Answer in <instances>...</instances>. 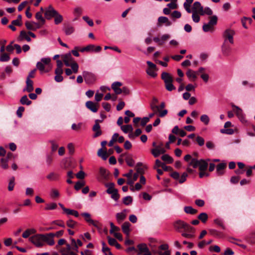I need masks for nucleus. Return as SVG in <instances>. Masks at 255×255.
<instances>
[{
    "instance_id": "obj_1",
    "label": "nucleus",
    "mask_w": 255,
    "mask_h": 255,
    "mask_svg": "<svg viewBox=\"0 0 255 255\" xmlns=\"http://www.w3.org/2000/svg\"><path fill=\"white\" fill-rule=\"evenodd\" d=\"M208 161H210V159L205 160L193 158L189 162V166L193 167L194 168L199 167L200 171H206L208 166Z\"/></svg>"
},
{
    "instance_id": "obj_2",
    "label": "nucleus",
    "mask_w": 255,
    "mask_h": 255,
    "mask_svg": "<svg viewBox=\"0 0 255 255\" xmlns=\"http://www.w3.org/2000/svg\"><path fill=\"white\" fill-rule=\"evenodd\" d=\"M218 17L216 15L212 16L209 21L203 25V30L204 32H213L214 30V26L217 24Z\"/></svg>"
},
{
    "instance_id": "obj_3",
    "label": "nucleus",
    "mask_w": 255,
    "mask_h": 255,
    "mask_svg": "<svg viewBox=\"0 0 255 255\" xmlns=\"http://www.w3.org/2000/svg\"><path fill=\"white\" fill-rule=\"evenodd\" d=\"M29 241L36 247H42L44 246L43 242V234H36L30 237Z\"/></svg>"
},
{
    "instance_id": "obj_4",
    "label": "nucleus",
    "mask_w": 255,
    "mask_h": 255,
    "mask_svg": "<svg viewBox=\"0 0 255 255\" xmlns=\"http://www.w3.org/2000/svg\"><path fill=\"white\" fill-rule=\"evenodd\" d=\"M235 34V32L234 30L231 29H226L223 33V37L224 38V43L226 42L228 40L230 43H234V35Z\"/></svg>"
},
{
    "instance_id": "obj_5",
    "label": "nucleus",
    "mask_w": 255,
    "mask_h": 255,
    "mask_svg": "<svg viewBox=\"0 0 255 255\" xmlns=\"http://www.w3.org/2000/svg\"><path fill=\"white\" fill-rule=\"evenodd\" d=\"M83 76L84 78L85 82L88 84H92L96 80L95 75L93 73L89 72L88 71H83Z\"/></svg>"
},
{
    "instance_id": "obj_6",
    "label": "nucleus",
    "mask_w": 255,
    "mask_h": 255,
    "mask_svg": "<svg viewBox=\"0 0 255 255\" xmlns=\"http://www.w3.org/2000/svg\"><path fill=\"white\" fill-rule=\"evenodd\" d=\"M54 237V233H48L46 234H43V242L44 244L46 243L49 246H52L55 244V242L53 239Z\"/></svg>"
},
{
    "instance_id": "obj_7",
    "label": "nucleus",
    "mask_w": 255,
    "mask_h": 255,
    "mask_svg": "<svg viewBox=\"0 0 255 255\" xmlns=\"http://www.w3.org/2000/svg\"><path fill=\"white\" fill-rule=\"evenodd\" d=\"M81 215L84 218L85 221L90 225H92L97 228H99V222L97 221L93 220L91 217V215L88 213H83Z\"/></svg>"
},
{
    "instance_id": "obj_8",
    "label": "nucleus",
    "mask_w": 255,
    "mask_h": 255,
    "mask_svg": "<svg viewBox=\"0 0 255 255\" xmlns=\"http://www.w3.org/2000/svg\"><path fill=\"white\" fill-rule=\"evenodd\" d=\"M172 24V22L166 16H159L157 19V26L161 27L163 25L165 26H169Z\"/></svg>"
},
{
    "instance_id": "obj_9",
    "label": "nucleus",
    "mask_w": 255,
    "mask_h": 255,
    "mask_svg": "<svg viewBox=\"0 0 255 255\" xmlns=\"http://www.w3.org/2000/svg\"><path fill=\"white\" fill-rule=\"evenodd\" d=\"M138 254L141 255H151L148 248L145 244H139L137 246Z\"/></svg>"
},
{
    "instance_id": "obj_10",
    "label": "nucleus",
    "mask_w": 255,
    "mask_h": 255,
    "mask_svg": "<svg viewBox=\"0 0 255 255\" xmlns=\"http://www.w3.org/2000/svg\"><path fill=\"white\" fill-rule=\"evenodd\" d=\"M57 11L52 6H49L45 10L44 15L47 19H50L53 18Z\"/></svg>"
},
{
    "instance_id": "obj_11",
    "label": "nucleus",
    "mask_w": 255,
    "mask_h": 255,
    "mask_svg": "<svg viewBox=\"0 0 255 255\" xmlns=\"http://www.w3.org/2000/svg\"><path fill=\"white\" fill-rule=\"evenodd\" d=\"M162 146L163 144L161 143L160 145L156 146L155 148L152 149L151 153L155 157H157L160 154H163L166 152V150Z\"/></svg>"
},
{
    "instance_id": "obj_12",
    "label": "nucleus",
    "mask_w": 255,
    "mask_h": 255,
    "mask_svg": "<svg viewBox=\"0 0 255 255\" xmlns=\"http://www.w3.org/2000/svg\"><path fill=\"white\" fill-rule=\"evenodd\" d=\"M203 7L199 1H195L193 5L191 12H198L199 14L203 15Z\"/></svg>"
},
{
    "instance_id": "obj_13",
    "label": "nucleus",
    "mask_w": 255,
    "mask_h": 255,
    "mask_svg": "<svg viewBox=\"0 0 255 255\" xmlns=\"http://www.w3.org/2000/svg\"><path fill=\"white\" fill-rule=\"evenodd\" d=\"M101 50V47L100 46H95L93 44H90L87 45L86 47L83 48L81 49V52L86 51H92L98 52Z\"/></svg>"
},
{
    "instance_id": "obj_14",
    "label": "nucleus",
    "mask_w": 255,
    "mask_h": 255,
    "mask_svg": "<svg viewBox=\"0 0 255 255\" xmlns=\"http://www.w3.org/2000/svg\"><path fill=\"white\" fill-rule=\"evenodd\" d=\"M93 130L95 132L93 135L94 137H98L102 134V132L100 129V126L99 124L98 120L95 121V123L93 127Z\"/></svg>"
},
{
    "instance_id": "obj_15",
    "label": "nucleus",
    "mask_w": 255,
    "mask_h": 255,
    "mask_svg": "<svg viewBox=\"0 0 255 255\" xmlns=\"http://www.w3.org/2000/svg\"><path fill=\"white\" fill-rule=\"evenodd\" d=\"M63 30L66 35H69L75 32V28L71 24H65L63 27Z\"/></svg>"
},
{
    "instance_id": "obj_16",
    "label": "nucleus",
    "mask_w": 255,
    "mask_h": 255,
    "mask_svg": "<svg viewBox=\"0 0 255 255\" xmlns=\"http://www.w3.org/2000/svg\"><path fill=\"white\" fill-rule=\"evenodd\" d=\"M98 104L94 103L92 101H89L86 103V107L93 113H96L98 111Z\"/></svg>"
},
{
    "instance_id": "obj_17",
    "label": "nucleus",
    "mask_w": 255,
    "mask_h": 255,
    "mask_svg": "<svg viewBox=\"0 0 255 255\" xmlns=\"http://www.w3.org/2000/svg\"><path fill=\"white\" fill-rule=\"evenodd\" d=\"M122 83L120 82H115L112 85V88L116 94H120L122 93L121 88Z\"/></svg>"
},
{
    "instance_id": "obj_18",
    "label": "nucleus",
    "mask_w": 255,
    "mask_h": 255,
    "mask_svg": "<svg viewBox=\"0 0 255 255\" xmlns=\"http://www.w3.org/2000/svg\"><path fill=\"white\" fill-rule=\"evenodd\" d=\"M45 65L42 63L41 62H38L36 64V68L39 70L41 74H43L44 73H47L49 72L51 70H49V68H47L45 69Z\"/></svg>"
},
{
    "instance_id": "obj_19",
    "label": "nucleus",
    "mask_w": 255,
    "mask_h": 255,
    "mask_svg": "<svg viewBox=\"0 0 255 255\" xmlns=\"http://www.w3.org/2000/svg\"><path fill=\"white\" fill-rule=\"evenodd\" d=\"M186 223L181 220L177 221L174 224V228L178 232H180L182 229H184Z\"/></svg>"
},
{
    "instance_id": "obj_20",
    "label": "nucleus",
    "mask_w": 255,
    "mask_h": 255,
    "mask_svg": "<svg viewBox=\"0 0 255 255\" xmlns=\"http://www.w3.org/2000/svg\"><path fill=\"white\" fill-rule=\"evenodd\" d=\"M161 78L164 81L165 84L173 82L172 76L167 72H163L161 74Z\"/></svg>"
},
{
    "instance_id": "obj_21",
    "label": "nucleus",
    "mask_w": 255,
    "mask_h": 255,
    "mask_svg": "<svg viewBox=\"0 0 255 255\" xmlns=\"http://www.w3.org/2000/svg\"><path fill=\"white\" fill-rule=\"evenodd\" d=\"M232 106L236 110L235 112L237 116L243 122L245 121V118L242 109L235 105H233Z\"/></svg>"
},
{
    "instance_id": "obj_22",
    "label": "nucleus",
    "mask_w": 255,
    "mask_h": 255,
    "mask_svg": "<svg viewBox=\"0 0 255 255\" xmlns=\"http://www.w3.org/2000/svg\"><path fill=\"white\" fill-rule=\"evenodd\" d=\"M71 247L69 244L66 245V248H63L61 250V253L62 255H74L75 254L71 251Z\"/></svg>"
},
{
    "instance_id": "obj_23",
    "label": "nucleus",
    "mask_w": 255,
    "mask_h": 255,
    "mask_svg": "<svg viewBox=\"0 0 255 255\" xmlns=\"http://www.w3.org/2000/svg\"><path fill=\"white\" fill-rule=\"evenodd\" d=\"M24 39H25L27 42L31 41V38L29 37L28 32L26 33L25 31H21L20 32L19 37L18 40L19 41H21Z\"/></svg>"
},
{
    "instance_id": "obj_24",
    "label": "nucleus",
    "mask_w": 255,
    "mask_h": 255,
    "mask_svg": "<svg viewBox=\"0 0 255 255\" xmlns=\"http://www.w3.org/2000/svg\"><path fill=\"white\" fill-rule=\"evenodd\" d=\"M26 86L25 89H23V91H27V92H31L33 91V81L30 79H26Z\"/></svg>"
},
{
    "instance_id": "obj_25",
    "label": "nucleus",
    "mask_w": 255,
    "mask_h": 255,
    "mask_svg": "<svg viewBox=\"0 0 255 255\" xmlns=\"http://www.w3.org/2000/svg\"><path fill=\"white\" fill-rule=\"evenodd\" d=\"M130 224L128 222H125L122 226V229L123 231V232L127 236H128L129 235V232H130Z\"/></svg>"
},
{
    "instance_id": "obj_26",
    "label": "nucleus",
    "mask_w": 255,
    "mask_h": 255,
    "mask_svg": "<svg viewBox=\"0 0 255 255\" xmlns=\"http://www.w3.org/2000/svg\"><path fill=\"white\" fill-rule=\"evenodd\" d=\"M125 211L126 210H124L121 212L117 213L116 217L118 223H121L126 219V214L125 213Z\"/></svg>"
},
{
    "instance_id": "obj_27",
    "label": "nucleus",
    "mask_w": 255,
    "mask_h": 255,
    "mask_svg": "<svg viewBox=\"0 0 255 255\" xmlns=\"http://www.w3.org/2000/svg\"><path fill=\"white\" fill-rule=\"evenodd\" d=\"M25 26L27 29L31 30H35L37 28L39 27V26H38V24L35 22H30L29 21L25 22Z\"/></svg>"
},
{
    "instance_id": "obj_28",
    "label": "nucleus",
    "mask_w": 255,
    "mask_h": 255,
    "mask_svg": "<svg viewBox=\"0 0 255 255\" xmlns=\"http://www.w3.org/2000/svg\"><path fill=\"white\" fill-rule=\"evenodd\" d=\"M105 186L108 188L106 192L109 194L113 193L115 190H117V189L115 188V184L113 182L107 183L105 184Z\"/></svg>"
},
{
    "instance_id": "obj_29",
    "label": "nucleus",
    "mask_w": 255,
    "mask_h": 255,
    "mask_svg": "<svg viewBox=\"0 0 255 255\" xmlns=\"http://www.w3.org/2000/svg\"><path fill=\"white\" fill-rule=\"evenodd\" d=\"M226 167V164L221 163L217 166L216 171L218 175H222L224 173V169Z\"/></svg>"
},
{
    "instance_id": "obj_30",
    "label": "nucleus",
    "mask_w": 255,
    "mask_h": 255,
    "mask_svg": "<svg viewBox=\"0 0 255 255\" xmlns=\"http://www.w3.org/2000/svg\"><path fill=\"white\" fill-rule=\"evenodd\" d=\"M43 63L45 66H47L48 68H49V70H51L52 68V65L51 64V59L48 57H44L42 58L41 59V61Z\"/></svg>"
},
{
    "instance_id": "obj_31",
    "label": "nucleus",
    "mask_w": 255,
    "mask_h": 255,
    "mask_svg": "<svg viewBox=\"0 0 255 255\" xmlns=\"http://www.w3.org/2000/svg\"><path fill=\"white\" fill-rule=\"evenodd\" d=\"M54 23L56 25H58L61 23L63 20V17L61 14H60L58 11L57 13L55 14L54 16Z\"/></svg>"
},
{
    "instance_id": "obj_32",
    "label": "nucleus",
    "mask_w": 255,
    "mask_h": 255,
    "mask_svg": "<svg viewBox=\"0 0 255 255\" xmlns=\"http://www.w3.org/2000/svg\"><path fill=\"white\" fill-rule=\"evenodd\" d=\"M64 63L66 66H70L71 65V62L72 61V58L70 54H66L64 56Z\"/></svg>"
},
{
    "instance_id": "obj_33",
    "label": "nucleus",
    "mask_w": 255,
    "mask_h": 255,
    "mask_svg": "<svg viewBox=\"0 0 255 255\" xmlns=\"http://www.w3.org/2000/svg\"><path fill=\"white\" fill-rule=\"evenodd\" d=\"M193 0H186L183 4V6L186 11L188 13L191 12V9H190L191 4L193 2Z\"/></svg>"
},
{
    "instance_id": "obj_34",
    "label": "nucleus",
    "mask_w": 255,
    "mask_h": 255,
    "mask_svg": "<svg viewBox=\"0 0 255 255\" xmlns=\"http://www.w3.org/2000/svg\"><path fill=\"white\" fill-rule=\"evenodd\" d=\"M100 175L105 179L108 178L109 175L108 171L104 167H101L99 169Z\"/></svg>"
},
{
    "instance_id": "obj_35",
    "label": "nucleus",
    "mask_w": 255,
    "mask_h": 255,
    "mask_svg": "<svg viewBox=\"0 0 255 255\" xmlns=\"http://www.w3.org/2000/svg\"><path fill=\"white\" fill-rule=\"evenodd\" d=\"M157 69H149L147 68L146 69V72L148 75H149L150 77L155 78L157 77Z\"/></svg>"
},
{
    "instance_id": "obj_36",
    "label": "nucleus",
    "mask_w": 255,
    "mask_h": 255,
    "mask_svg": "<svg viewBox=\"0 0 255 255\" xmlns=\"http://www.w3.org/2000/svg\"><path fill=\"white\" fill-rule=\"evenodd\" d=\"M47 178L50 181H56L58 180L59 175L55 172H51L46 176Z\"/></svg>"
},
{
    "instance_id": "obj_37",
    "label": "nucleus",
    "mask_w": 255,
    "mask_h": 255,
    "mask_svg": "<svg viewBox=\"0 0 255 255\" xmlns=\"http://www.w3.org/2000/svg\"><path fill=\"white\" fill-rule=\"evenodd\" d=\"M161 159L168 164L172 163L174 161L173 158L167 154L163 155L161 156Z\"/></svg>"
},
{
    "instance_id": "obj_38",
    "label": "nucleus",
    "mask_w": 255,
    "mask_h": 255,
    "mask_svg": "<svg viewBox=\"0 0 255 255\" xmlns=\"http://www.w3.org/2000/svg\"><path fill=\"white\" fill-rule=\"evenodd\" d=\"M20 103L22 105H30L31 101L29 100L26 95L22 96L20 100Z\"/></svg>"
},
{
    "instance_id": "obj_39",
    "label": "nucleus",
    "mask_w": 255,
    "mask_h": 255,
    "mask_svg": "<svg viewBox=\"0 0 255 255\" xmlns=\"http://www.w3.org/2000/svg\"><path fill=\"white\" fill-rule=\"evenodd\" d=\"M15 185V178L12 176L10 177L8 185V190L11 191L13 190Z\"/></svg>"
},
{
    "instance_id": "obj_40",
    "label": "nucleus",
    "mask_w": 255,
    "mask_h": 255,
    "mask_svg": "<svg viewBox=\"0 0 255 255\" xmlns=\"http://www.w3.org/2000/svg\"><path fill=\"white\" fill-rule=\"evenodd\" d=\"M121 128L123 132L126 133L128 132H131L133 130L132 126L130 125L122 126Z\"/></svg>"
},
{
    "instance_id": "obj_41",
    "label": "nucleus",
    "mask_w": 255,
    "mask_h": 255,
    "mask_svg": "<svg viewBox=\"0 0 255 255\" xmlns=\"http://www.w3.org/2000/svg\"><path fill=\"white\" fill-rule=\"evenodd\" d=\"M98 155L103 160H106L108 156L107 151L103 150L102 148L99 149L98 151Z\"/></svg>"
},
{
    "instance_id": "obj_42",
    "label": "nucleus",
    "mask_w": 255,
    "mask_h": 255,
    "mask_svg": "<svg viewBox=\"0 0 255 255\" xmlns=\"http://www.w3.org/2000/svg\"><path fill=\"white\" fill-rule=\"evenodd\" d=\"M150 108L153 112H154V114H157L158 113H159L160 111V107L156 105L155 103H154V102H152L150 104Z\"/></svg>"
},
{
    "instance_id": "obj_43",
    "label": "nucleus",
    "mask_w": 255,
    "mask_h": 255,
    "mask_svg": "<svg viewBox=\"0 0 255 255\" xmlns=\"http://www.w3.org/2000/svg\"><path fill=\"white\" fill-rule=\"evenodd\" d=\"M187 76L189 79H193L194 80L196 78V74L195 72L191 69H189L186 72Z\"/></svg>"
},
{
    "instance_id": "obj_44",
    "label": "nucleus",
    "mask_w": 255,
    "mask_h": 255,
    "mask_svg": "<svg viewBox=\"0 0 255 255\" xmlns=\"http://www.w3.org/2000/svg\"><path fill=\"white\" fill-rule=\"evenodd\" d=\"M184 211L187 214H194L197 213V210L193 209L191 206H186L184 207Z\"/></svg>"
},
{
    "instance_id": "obj_45",
    "label": "nucleus",
    "mask_w": 255,
    "mask_h": 255,
    "mask_svg": "<svg viewBox=\"0 0 255 255\" xmlns=\"http://www.w3.org/2000/svg\"><path fill=\"white\" fill-rule=\"evenodd\" d=\"M201 121L205 125H207L209 124L210 122V119L208 115H203L200 117Z\"/></svg>"
},
{
    "instance_id": "obj_46",
    "label": "nucleus",
    "mask_w": 255,
    "mask_h": 255,
    "mask_svg": "<svg viewBox=\"0 0 255 255\" xmlns=\"http://www.w3.org/2000/svg\"><path fill=\"white\" fill-rule=\"evenodd\" d=\"M35 18L37 20L41 22L42 24L45 23V19L42 16V12H37L35 14Z\"/></svg>"
},
{
    "instance_id": "obj_47",
    "label": "nucleus",
    "mask_w": 255,
    "mask_h": 255,
    "mask_svg": "<svg viewBox=\"0 0 255 255\" xmlns=\"http://www.w3.org/2000/svg\"><path fill=\"white\" fill-rule=\"evenodd\" d=\"M65 210H66L65 213L68 215H73L76 217H78L79 216V213L76 210H71L70 209H65Z\"/></svg>"
},
{
    "instance_id": "obj_48",
    "label": "nucleus",
    "mask_w": 255,
    "mask_h": 255,
    "mask_svg": "<svg viewBox=\"0 0 255 255\" xmlns=\"http://www.w3.org/2000/svg\"><path fill=\"white\" fill-rule=\"evenodd\" d=\"M123 203L126 205H128L130 204L132 202V198L130 196H128L123 198Z\"/></svg>"
},
{
    "instance_id": "obj_49",
    "label": "nucleus",
    "mask_w": 255,
    "mask_h": 255,
    "mask_svg": "<svg viewBox=\"0 0 255 255\" xmlns=\"http://www.w3.org/2000/svg\"><path fill=\"white\" fill-rule=\"evenodd\" d=\"M85 184V183L83 181H79L75 183V185L74 186V188L76 190H80L82 187H83Z\"/></svg>"
},
{
    "instance_id": "obj_50",
    "label": "nucleus",
    "mask_w": 255,
    "mask_h": 255,
    "mask_svg": "<svg viewBox=\"0 0 255 255\" xmlns=\"http://www.w3.org/2000/svg\"><path fill=\"white\" fill-rule=\"evenodd\" d=\"M203 223H205L208 219V215L205 213H201L198 217Z\"/></svg>"
},
{
    "instance_id": "obj_51",
    "label": "nucleus",
    "mask_w": 255,
    "mask_h": 255,
    "mask_svg": "<svg viewBox=\"0 0 255 255\" xmlns=\"http://www.w3.org/2000/svg\"><path fill=\"white\" fill-rule=\"evenodd\" d=\"M10 59V57L6 53H2L0 54V61L1 62H6L9 61Z\"/></svg>"
},
{
    "instance_id": "obj_52",
    "label": "nucleus",
    "mask_w": 255,
    "mask_h": 255,
    "mask_svg": "<svg viewBox=\"0 0 255 255\" xmlns=\"http://www.w3.org/2000/svg\"><path fill=\"white\" fill-rule=\"evenodd\" d=\"M192 13V18L194 22L197 23L200 21L199 13L198 12H191Z\"/></svg>"
},
{
    "instance_id": "obj_53",
    "label": "nucleus",
    "mask_w": 255,
    "mask_h": 255,
    "mask_svg": "<svg viewBox=\"0 0 255 255\" xmlns=\"http://www.w3.org/2000/svg\"><path fill=\"white\" fill-rule=\"evenodd\" d=\"M70 66L71 67L72 71L74 73H76L78 72L79 69V65L76 62H72L71 65Z\"/></svg>"
},
{
    "instance_id": "obj_54",
    "label": "nucleus",
    "mask_w": 255,
    "mask_h": 255,
    "mask_svg": "<svg viewBox=\"0 0 255 255\" xmlns=\"http://www.w3.org/2000/svg\"><path fill=\"white\" fill-rule=\"evenodd\" d=\"M50 195L51 198H57L59 196V191L57 189H52L50 191Z\"/></svg>"
},
{
    "instance_id": "obj_55",
    "label": "nucleus",
    "mask_w": 255,
    "mask_h": 255,
    "mask_svg": "<svg viewBox=\"0 0 255 255\" xmlns=\"http://www.w3.org/2000/svg\"><path fill=\"white\" fill-rule=\"evenodd\" d=\"M110 227L111 229L110 230V233L111 234H114L115 232L120 231V228L114 225V223L112 222L110 223Z\"/></svg>"
},
{
    "instance_id": "obj_56",
    "label": "nucleus",
    "mask_w": 255,
    "mask_h": 255,
    "mask_svg": "<svg viewBox=\"0 0 255 255\" xmlns=\"http://www.w3.org/2000/svg\"><path fill=\"white\" fill-rule=\"evenodd\" d=\"M196 141L197 143H198V144L200 146H202L204 145V144L205 143L204 139L200 136H197L196 137Z\"/></svg>"
},
{
    "instance_id": "obj_57",
    "label": "nucleus",
    "mask_w": 255,
    "mask_h": 255,
    "mask_svg": "<svg viewBox=\"0 0 255 255\" xmlns=\"http://www.w3.org/2000/svg\"><path fill=\"white\" fill-rule=\"evenodd\" d=\"M1 161V166L3 169H7L8 167V165L7 164V158H2L0 159Z\"/></svg>"
},
{
    "instance_id": "obj_58",
    "label": "nucleus",
    "mask_w": 255,
    "mask_h": 255,
    "mask_svg": "<svg viewBox=\"0 0 255 255\" xmlns=\"http://www.w3.org/2000/svg\"><path fill=\"white\" fill-rule=\"evenodd\" d=\"M57 207V204L55 203L47 204L45 207V210H52L56 209Z\"/></svg>"
},
{
    "instance_id": "obj_59",
    "label": "nucleus",
    "mask_w": 255,
    "mask_h": 255,
    "mask_svg": "<svg viewBox=\"0 0 255 255\" xmlns=\"http://www.w3.org/2000/svg\"><path fill=\"white\" fill-rule=\"evenodd\" d=\"M220 131L222 133L227 134H233L234 133V130L232 128L221 129Z\"/></svg>"
},
{
    "instance_id": "obj_60",
    "label": "nucleus",
    "mask_w": 255,
    "mask_h": 255,
    "mask_svg": "<svg viewBox=\"0 0 255 255\" xmlns=\"http://www.w3.org/2000/svg\"><path fill=\"white\" fill-rule=\"evenodd\" d=\"M171 17L174 18H179L181 16V13L180 11L177 10H174L171 14Z\"/></svg>"
},
{
    "instance_id": "obj_61",
    "label": "nucleus",
    "mask_w": 255,
    "mask_h": 255,
    "mask_svg": "<svg viewBox=\"0 0 255 255\" xmlns=\"http://www.w3.org/2000/svg\"><path fill=\"white\" fill-rule=\"evenodd\" d=\"M110 194H111V198L115 201H117L119 200L120 195L118 194V190H115L113 193H111Z\"/></svg>"
},
{
    "instance_id": "obj_62",
    "label": "nucleus",
    "mask_w": 255,
    "mask_h": 255,
    "mask_svg": "<svg viewBox=\"0 0 255 255\" xmlns=\"http://www.w3.org/2000/svg\"><path fill=\"white\" fill-rule=\"evenodd\" d=\"M126 161L129 166L132 167L134 166V161L131 157H127L126 158Z\"/></svg>"
},
{
    "instance_id": "obj_63",
    "label": "nucleus",
    "mask_w": 255,
    "mask_h": 255,
    "mask_svg": "<svg viewBox=\"0 0 255 255\" xmlns=\"http://www.w3.org/2000/svg\"><path fill=\"white\" fill-rule=\"evenodd\" d=\"M83 19L84 21H85L90 26H92L94 25V22L92 19H90L88 16H83Z\"/></svg>"
},
{
    "instance_id": "obj_64",
    "label": "nucleus",
    "mask_w": 255,
    "mask_h": 255,
    "mask_svg": "<svg viewBox=\"0 0 255 255\" xmlns=\"http://www.w3.org/2000/svg\"><path fill=\"white\" fill-rule=\"evenodd\" d=\"M222 51L224 55H228L230 52V48L224 44L222 46Z\"/></svg>"
}]
</instances>
